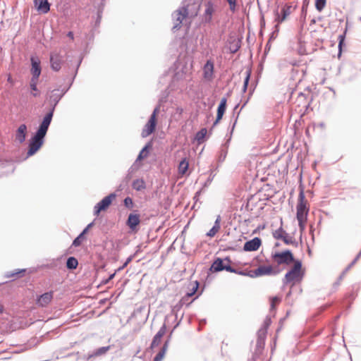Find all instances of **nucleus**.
I'll use <instances>...</instances> for the list:
<instances>
[{
  "label": "nucleus",
  "instance_id": "obj_1",
  "mask_svg": "<svg viewBox=\"0 0 361 361\" xmlns=\"http://www.w3.org/2000/svg\"><path fill=\"white\" fill-rule=\"evenodd\" d=\"M52 116L53 111H50L44 117L36 134L30 141L28 151L27 153V157L34 155L42 146L44 143L43 139L47 134Z\"/></svg>",
  "mask_w": 361,
  "mask_h": 361
},
{
  "label": "nucleus",
  "instance_id": "obj_2",
  "mask_svg": "<svg viewBox=\"0 0 361 361\" xmlns=\"http://www.w3.org/2000/svg\"><path fill=\"white\" fill-rule=\"evenodd\" d=\"M305 275V270L302 269V262L300 260L294 262L293 267L287 271L283 279L284 285H289L290 287L300 283Z\"/></svg>",
  "mask_w": 361,
  "mask_h": 361
},
{
  "label": "nucleus",
  "instance_id": "obj_3",
  "mask_svg": "<svg viewBox=\"0 0 361 361\" xmlns=\"http://www.w3.org/2000/svg\"><path fill=\"white\" fill-rule=\"evenodd\" d=\"M296 217L298 221L300 231L302 233L305 229V226L307 220V214L309 212V206L307 200L305 198L304 192L300 191L298 196V201L296 206Z\"/></svg>",
  "mask_w": 361,
  "mask_h": 361
},
{
  "label": "nucleus",
  "instance_id": "obj_4",
  "mask_svg": "<svg viewBox=\"0 0 361 361\" xmlns=\"http://www.w3.org/2000/svg\"><path fill=\"white\" fill-rule=\"evenodd\" d=\"M279 273L272 265H261L257 269L254 270H250L247 272L245 271V274L242 276H247L250 278H258L263 276H273L276 275Z\"/></svg>",
  "mask_w": 361,
  "mask_h": 361
},
{
  "label": "nucleus",
  "instance_id": "obj_5",
  "mask_svg": "<svg viewBox=\"0 0 361 361\" xmlns=\"http://www.w3.org/2000/svg\"><path fill=\"white\" fill-rule=\"evenodd\" d=\"M272 260L278 265L288 266L292 263L294 264L295 260L293 254L290 250H286L281 252H276L271 255Z\"/></svg>",
  "mask_w": 361,
  "mask_h": 361
},
{
  "label": "nucleus",
  "instance_id": "obj_6",
  "mask_svg": "<svg viewBox=\"0 0 361 361\" xmlns=\"http://www.w3.org/2000/svg\"><path fill=\"white\" fill-rule=\"evenodd\" d=\"M224 262H227L228 263H231V261L229 259V257H226L225 259H222L221 258H217L214 260L213 264H212V267L210 268L212 271L214 272H218L223 270H226L228 272L235 273L237 274H245L244 271H238L231 267L229 264H224Z\"/></svg>",
  "mask_w": 361,
  "mask_h": 361
},
{
  "label": "nucleus",
  "instance_id": "obj_7",
  "mask_svg": "<svg viewBox=\"0 0 361 361\" xmlns=\"http://www.w3.org/2000/svg\"><path fill=\"white\" fill-rule=\"evenodd\" d=\"M297 5H293V3L286 4L281 10V13L278 12L276 13L275 21L278 24L285 21L288 17L296 9Z\"/></svg>",
  "mask_w": 361,
  "mask_h": 361
},
{
  "label": "nucleus",
  "instance_id": "obj_8",
  "mask_svg": "<svg viewBox=\"0 0 361 361\" xmlns=\"http://www.w3.org/2000/svg\"><path fill=\"white\" fill-rule=\"evenodd\" d=\"M116 195L114 193H111L104 197L99 202H98L94 208V215L99 216V213L102 211H106L111 204L112 202L116 199Z\"/></svg>",
  "mask_w": 361,
  "mask_h": 361
},
{
  "label": "nucleus",
  "instance_id": "obj_9",
  "mask_svg": "<svg viewBox=\"0 0 361 361\" xmlns=\"http://www.w3.org/2000/svg\"><path fill=\"white\" fill-rule=\"evenodd\" d=\"M204 11L202 15V22L203 23H210L212 21L213 16L216 12V6L210 0L204 4Z\"/></svg>",
  "mask_w": 361,
  "mask_h": 361
},
{
  "label": "nucleus",
  "instance_id": "obj_10",
  "mask_svg": "<svg viewBox=\"0 0 361 361\" xmlns=\"http://www.w3.org/2000/svg\"><path fill=\"white\" fill-rule=\"evenodd\" d=\"M273 235L275 239L283 240L286 245H295L297 244L294 238L290 236L281 226L274 232Z\"/></svg>",
  "mask_w": 361,
  "mask_h": 361
},
{
  "label": "nucleus",
  "instance_id": "obj_11",
  "mask_svg": "<svg viewBox=\"0 0 361 361\" xmlns=\"http://www.w3.org/2000/svg\"><path fill=\"white\" fill-rule=\"evenodd\" d=\"M63 63V57L61 51H54L50 54V64L53 71H59Z\"/></svg>",
  "mask_w": 361,
  "mask_h": 361
},
{
  "label": "nucleus",
  "instance_id": "obj_12",
  "mask_svg": "<svg viewBox=\"0 0 361 361\" xmlns=\"http://www.w3.org/2000/svg\"><path fill=\"white\" fill-rule=\"evenodd\" d=\"M188 11L186 7H182L176 11L173 14L174 28L180 27L183 21L188 17Z\"/></svg>",
  "mask_w": 361,
  "mask_h": 361
},
{
  "label": "nucleus",
  "instance_id": "obj_13",
  "mask_svg": "<svg viewBox=\"0 0 361 361\" xmlns=\"http://www.w3.org/2000/svg\"><path fill=\"white\" fill-rule=\"evenodd\" d=\"M54 298V292L49 291L39 295L36 300V304L37 306L41 307H44L48 306L51 302L52 301Z\"/></svg>",
  "mask_w": 361,
  "mask_h": 361
},
{
  "label": "nucleus",
  "instance_id": "obj_14",
  "mask_svg": "<svg viewBox=\"0 0 361 361\" xmlns=\"http://www.w3.org/2000/svg\"><path fill=\"white\" fill-rule=\"evenodd\" d=\"M214 63L209 60L203 67V77L205 80L211 81L214 78Z\"/></svg>",
  "mask_w": 361,
  "mask_h": 361
},
{
  "label": "nucleus",
  "instance_id": "obj_15",
  "mask_svg": "<svg viewBox=\"0 0 361 361\" xmlns=\"http://www.w3.org/2000/svg\"><path fill=\"white\" fill-rule=\"evenodd\" d=\"M140 223V216L137 214H130L126 221L127 226L133 231H137V226Z\"/></svg>",
  "mask_w": 361,
  "mask_h": 361
},
{
  "label": "nucleus",
  "instance_id": "obj_16",
  "mask_svg": "<svg viewBox=\"0 0 361 361\" xmlns=\"http://www.w3.org/2000/svg\"><path fill=\"white\" fill-rule=\"evenodd\" d=\"M34 5L39 13H47L50 10V4L48 0H34Z\"/></svg>",
  "mask_w": 361,
  "mask_h": 361
},
{
  "label": "nucleus",
  "instance_id": "obj_17",
  "mask_svg": "<svg viewBox=\"0 0 361 361\" xmlns=\"http://www.w3.org/2000/svg\"><path fill=\"white\" fill-rule=\"evenodd\" d=\"M261 244V240L256 237L249 241H247L244 244L243 250L245 251H256L259 248Z\"/></svg>",
  "mask_w": 361,
  "mask_h": 361
},
{
  "label": "nucleus",
  "instance_id": "obj_18",
  "mask_svg": "<svg viewBox=\"0 0 361 361\" xmlns=\"http://www.w3.org/2000/svg\"><path fill=\"white\" fill-rule=\"evenodd\" d=\"M166 332V325L164 324L159 331L157 333V334L153 338V340L151 343V348H154L157 347L161 342L162 337L165 335Z\"/></svg>",
  "mask_w": 361,
  "mask_h": 361
},
{
  "label": "nucleus",
  "instance_id": "obj_19",
  "mask_svg": "<svg viewBox=\"0 0 361 361\" xmlns=\"http://www.w3.org/2000/svg\"><path fill=\"white\" fill-rule=\"evenodd\" d=\"M31 73L32 75V78H39L41 74L40 61L38 59L31 58Z\"/></svg>",
  "mask_w": 361,
  "mask_h": 361
},
{
  "label": "nucleus",
  "instance_id": "obj_20",
  "mask_svg": "<svg viewBox=\"0 0 361 361\" xmlns=\"http://www.w3.org/2000/svg\"><path fill=\"white\" fill-rule=\"evenodd\" d=\"M156 126L157 121H154L149 118L148 122L146 123L142 130V136L143 137H145L151 135L154 131Z\"/></svg>",
  "mask_w": 361,
  "mask_h": 361
},
{
  "label": "nucleus",
  "instance_id": "obj_21",
  "mask_svg": "<svg viewBox=\"0 0 361 361\" xmlns=\"http://www.w3.org/2000/svg\"><path fill=\"white\" fill-rule=\"evenodd\" d=\"M226 102L227 99L226 98H222L221 99L220 104L217 109L216 118L214 123V125L217 124L221 120L226 109Z\"/></svg>",
  "mask_w": 361,
  "mask_h": 361
},
{
  "label": "nucleus",
  "instance_id": "obj_22",
  "mask_svg": "<svg viewBox=\"0 0 361 361\" xmlns=\"http://www.w3.org/2000/svg\"><path fill=\"white\" fill-rule=\"evenodd\" d=\"M27 132V129L26 125L21 124L16 130V140H18L20 143H23L25 140Z\"/></svg>",
  "mask_w": 361,
  "mask_h": 361
},
{
  "label": "nucleus",
  "instance_id": "obj_23",
  "mask_svg": "<svg viewBox=\"0 0 361 361\" xmlns=\"http://www.w3.org/2000/svg\"><path fill=\"white\" fill-rule=\"evenodd\" d=\"M189 166V163L187 159H183L178 165V173L183 176L186 173Z\"/></svg>",
  "mask_w": 361,
  "mask_h": 361
},
{
  "label": "nucleus",
  "instance_id": "obj_24",
  "mask_svg": "<svg viewBox=\"0 0 361 361\" xmlns=\"http://www.w3.org/2000/svg\"><path fill=\"white\" fill-rule=\"evenodd\" d=\"M197 288H198V284L197 283L196 286L193 288V290H192V291L191 293H187L185 296H183L182 298V299L180 301L181 305H190V302H188V300H189V298L190 297H192L195 293V292L197 290Z\"/></svg>",
  "mask_w": 361,
  "mask_h": 361
},
{
  "label": "nucleus",
  "instance_id": "obj_25",
  "mask_svg": "<svg viewBox=\"0 0 361 361\" xmlns=\"http://www.w3.org/2000/svg\"><path fill=\"white\" fill-rule=\"evenodd\" d=\"M167 348H168V341H166L164 343L162 348L161 349V350L158 353V354L154 358L153 361H162V360L164 359V357L166 355Z\"/></svg>",
  "mask_w": 361,
  "mask_h": 361
},
{
  "label": "nucleus",
  "instance_id": "obj_26",
  "mask_svg": "<svg viewBox=\"0 0 361 361\" xmlns=\"http://www.w3.org/2000/svg\"><path fill=\"white\" fill-rule=\"evenodd\" d=\"M145 187V183L142 179H136L133 183V188L137 191L144 190Z\"/></svg>",
  "mask_w": 361,
  "mask_h": 361
},
{
  "label": "nucleus",
  "instance_id": "obj_27",
  "mask_svg": "<svg viewBox=\"0 0 361 361\" xmlns=\"http://www.w3.org/2000/svg\"><path fill=\"white\" fill-rule=\"evenodd\" d=\"M220 224H219V219L218 218L214 224V226L209 230V231L207 233V235L209 237H214L219 231Z\"/></svg>",
  "mask_w": 361,
  "mask_h": 361
},
{
  "label": "nucleus",
  "instance_id": "obj_28",
  "mask_svg": "<svg viewBox=\"0 0 361 361\" xmlns=\"http://www.w3.org/2000/svg\"><path fill=\"white\" fill-rule=\"evenodd\" d=\"M91 226V224H89L88 226L73 240V245L75 247H78L81 245L82 237L84 234L87 232L88 228Z\"/></svg>",
  "mask_w": 361,
  "mask_h": 361
},
{
  "label": "nucleus",
  "instance_id": "obj_29",
  "mask_svg": "<svg viewBox=\"0 0 361 361\" xmlns=\"http://www.w3.org/2000/svg\"><path fill=\"white\" fill-rule=\"evenodd\" d=\"M37 82H38V78H31L30 82L31 90L35 92L32 93V95L34 97H37L39 95V93L37 92L38 90L37 87Z\"/></svg>",
  "mask_w": 361,
  "mask_h": 361
},
{
  "label": "nucleus",
  "instance_id": "obj_30",
  "mask_svg": "<svg viewBox=\"0 0 361 361\" xmlns=\"http://www.w3.org/2000/svg\"><path fill=\"white\" fill-rule=\"evenodd\" d=\"M78 264V260L73 257H71L67 259L66 266L68 269H75Z\"/></svg>",
  "mask_w": 361,
  "mask_h": 361
},
{
  "label": "nucleus",
  "instance_id": "obj_31",
  "mask_svg": "<svg viewBox=\"0 0 361 361\" xmlns=\"http://www.w3.org/2000/svg\"><path fill=\"white\" fill-rule=\"evenodd\" d=\"M207 130L206 128H202L195 135V139L198 142H202L207 135Z\"/></svg>",
  "mask_w": 361,
  "mask_h": 361
},
{
  "label": "nucleus",
  "instance_id": "obj_32",
  "mask_svg": "<svg viewBox=\"0 0 361 361\" xmlns=\"http://www.w3.org/2000/svg\"><path fill=\"white\" fill-rule=\"evenodd\" d=\"M326 0H315V8L319 11L321 12L326 6Z\"/></svg>",
  "mask_w": 361,
  "mask_h": 361
},
{
  "label": "nucleus",
  "instance_id": "obj_33",
  "mask_svg": "<svg viewBox=\"0 0 361 361\" xmlns=\"http://www.w3.org/2000/svg\"><path fill=\"white\" fill-rule=\"evenodd\" d=\"M109 348H110V346L99 348L94 352L92 356L98 357L103 354H105L109 350Z\"/></svg>",
  "mask_w": 361,
  "mask_h": 361
},
{
  "label": "nucleus",
  "instance_id": "obj_34",
  "mask_svg": "<svg viewBox=\"0 0 361 361\" xmlns=\"http://www.w3.org/2000/svg\"><path fill=\"white\" fill-rule=\"evenodd\" d=\"M148 147L149 146L147 145L140 151L137 157L138 160H142L148 156Z\"/></svg>",
  "mask_w": 361,
  "mask_h": 361
},
{
  "label": "nucleus",
  "instance_id": "obj_35",
  "mask_svg": "<svg viewBox=\"0 0 361 361\" xmlns=\"http://www.w3.org/2000/svg\"><path fill=\"white\" fill-rule=\"evenodd\" d=\"M250 74H251V71L250 70L246 71V72H245V80H244V85H243V90L244 92H246V90H247V85H248V82H249V80H250Z\"/></svg>",
  "mask_w": 361,
  "mask_h": 361
},
{
  "label": "nucleus",
  "instance_id": "obj_36",
  "mask_svg": "<svg viewBox=\"0 0 361 361\" xmlns=\"http://www.w3.org/2000/svg\"><path fill=\"white\" fill-rule=\"evenodd\" d=\"M267 334V326L262 328L258 331L259 338L261 339L262 341H264V340L266 338Z\"/></svg>",
  "mask_w": 361,
  "mask_h": 361
},
{
  "label": "nucleus",
  "instance_id": "obj_37",
  "mask_svg": "<svg viewBox=\"0 0 361 361\" xmlns=\"http://www.w3.org/2000/svg\"><path fill=\"white\" fill-rule=\"evenodd\" d=\"M229 5V8L232 12L235 11L237 7V0H226Z\"/></svg>",
  "mask_w": 361,
  "mask_h": 361
},
{
  "label": "nucleus",
  "instance_id": "obj_38",
  "mask_svg": "<svg viewBox=\"0 0 361 361\" xmlns=\"http://www.w3.org/2000/svg\"><path fill=\"white\" fill-rule=\"evenodd\" d=\"M281 302V298L275 296L271 298V308L274 309L276 305H279Z\"/></svg>",
  "mask_w": 361,
  "mask_h": 361
},
{
  "label": "nucleus",
  "instance_id": "obj_39",
  "mask_svg": "<svg viewBox=\"0 0 361 361\" xmlns=\"http://www.w3.org/2000/svg\"><path fill=\"white\" fill-rule=\"evenodd\" d=\"M123 203H124V205L129 208V209H131L133 208V200L131 197H127L124 199V201H123Z\"/></svg>",
  "mask_w": 361,
  "mask_h": 361
},
{
  "label": "nucleus",
  "instance_id": "obj_40",
  "mask_svg": "<svg viewBox=\"0 0 361 361\" xmlns=\"http://www.w3.org/2000/svg\"><path fill=\"white\" fill-rule=\"evenodd\" d=\"M159 106H157V107L154 109V111H153V112H152V115H151V116H150V118H151V119H153V120H154V121H157V114H159Z\"/></svg>",
  "mask_w": 361,
  "mask_h": 361
},
{
  "label": "nucleus",
  "instance_id": "obj_41",
  "mask_svg": "<svg viewBox=\"0 0 361 361\" xmlns=\"http://www.w3.org/2000/svg\"><path fill=\"white\" fill-rule=\"evenodd\" d=\"M114 276H115V274L110 275L109 279L105 281V283H108L110 280H111L114 277Z\"/></svg>",
  "mask_w": 361,
  "mask_h": 361
},
{
  "label": "nucleus",
  "instance_id": "obj_42",
  "mask_svg": "<svg viewBox=\"0 0 361 361\" xmlns=\"http://www.w3.org/2000/svg\"><path fill=\"white\" fill-rule=\"evenodd\" d=\"M68 37H69L71 39H73V33L72 32H69L68 33Z\"/></svg>",
  "mask_w": 361,
  "mask_h": 361
},
{
  "label": "nucleus",
  "instance_id": "obj_43",
  "mask_svg": "<svg viewBox=\"0 0 361 361\" xmlns=\"http://www.w3.org/2000/svg\"><path fill=\"white\" fill-rule=\"evenodd\" d=\"M7 80H8V82L13 83V80H12V78H11V76L10 75H8Z\"/></svg>",
  "mask_w": 361,
  "mask_h": 361
},
{
  "label": "nucleus",
  "instance_id": "obj_44",
  "mask_svg": "<svg viewBox=\"0 0 361 361\" xmlns=\"http://www.w3.org/2000/svg\"><path fill=\"white\" fill-rule=\"evenodd\" d=\"M176 111L180 114H182V112H183V109H182V108H179V107H178V108L176 109Z\"/></svg>",
  "mask_w": 361,
  "mask_h": 361
},
{
  "label": "nucleus",
  "instance_id": "obj_45",
  "mask_svg": "<svg viewBox=\"0 0 361 361\" xmlns=\"http://www.w3.org/2000/svg\"><path fill=\"white\" fill-rule=\"evenodd\" d=\"M4 310V307L2 305H0V313H2Z\"/></svg>",
  "mask_w": 361,
  "mask_h": 361
},
{
  "label": "nucleus",
  "instance_id": "obj_46",
  "mask_svg": "<svg viewBox=\"0 0 361 361\" xmlns=\"http://www.w3.org/2000/svg\"><path fill=\"white\" fill-rule=\"evenodd\" d=\"M231 263H228L227 262H224V264H229L230 265Z\"/></svg>",
  "mask_w": 361,
  "mask_h": 361
},
{
  "label": "nucleus",
  "instance_id": "obj_47",
  "mask_svg": "<svg viewBox=\"0 0 361 361\" xmlns=\"http://www.w3.org/2000/svg\"><path fill=\"white\" fill-rule=\"evenodd\" d=\"M341 44H342V39L340 41V43H339L340 47H341Z\"/></svg>",
  "mask_w": 361,
  "mask_h": 361
},
{
  "label": "nucleus",
  "instance_id": "obj_48",
  "mask_svg": "<svg viewBox=\"0 0 361 361\" xmlns=\"http://www.w3.org/2000/svg\"><path fill=\"white\" fill-rule=\"evenodd\" d=\"M130 261V259H128V261H127V262L126 263V264L127 263H128Z\"/></svg>",
  "mask_w": 361,
  "mask_h": 361
}]
</instances>
